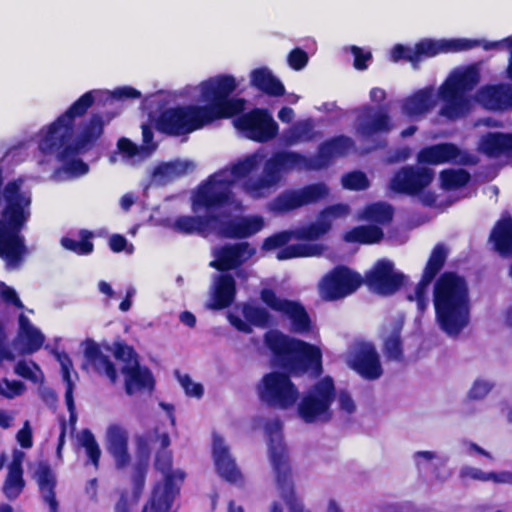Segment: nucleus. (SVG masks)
Here are the masks:
<instances>
[{
	"instance_id": "nucleus-18",
	"label": "nucleus",
	"mask_w": 512,
	"mask_h": 512,
	"mask_svg": "<svg viewBox=\"0 0 512 512\" xmlns=\"http://www.w3.org/2000/svg\"><path fill=\"white\" fill-rule=\"evenodd\" d=\"M312 166H315L312 157L295 151H277L266 160L264 170L279 182L283 173L294 170L316 171Z\"/></svg>"
},
{
	"instance_id": "nucleus-59",
	"label": "nucleus",
	"mask_w": 512,
	"mask_h": 512,
	"mask_svg": "<svg viewBox=\"0 0 512 512\" xmlns=\"http://www.w3.org/2000/svg\"><path fill=\"white\" fill-rule=\"evenodd\" d=\"M350 209L347 204L337 203L330 206L325 207L320 213L318 218L320 220H328L331 222V219H337L345 217L349 214Z\"/></svg>"
},
{
	"instance_id": "nucleus-37",
	"label": "nucleus",
	"mask_w": 512,
	"mask_h": 512,
	"mask_svg": "<svg viewBox=\"0 0 512 512\" xmlns=\"http://www.w3.org/2000/svg\"><path fill=\"white\" fill-rule=\"evenodd\" d=\"M19 330L18 339L27 353H35L38 351L44 341L45 337L42 332L33 326L30 319L23 313L18 317Z\"/></svg>"
},
{
	"instance_id": "nucleus-4",
	"label": "nucleus",
	"mask_w": 512,
	"mask_h": 512,
	"mask_svg": "<svg viewBox=\"0 0 512 512\" xmlns=\"http://www.w3.org/2000/svg\"><path fill=\"white\" fill-rule=\"evenodd\" d=\"M435 318L448 336H458L468 325L470 298L467 282L454 271L443 272L433 288Z\"/></svg>"
},
{
	"instance_id": "nucleus-28",
	"label": "nucleus",
	"mask_w": 512,
	"mask_h": 512,
	"mask_svg": "<svg viewBox=\"0 0 512 512\" xmlns=\"http://www.w3.org/2000/svg\"><path fill=\"white\" fill-rule=\"evenodd\" d=\"M34 478L37 482L42 500L49 506L50 512H58V501L55 491L57 480L55 473L47 461H40L38 463Z\"/></svg>"
},
{
	"instance_id": "nucleus-1",
	"label": "nucleus",
	"mask_w": 512,
	"mask_h": 512,
	"mask_svg": "<svg viewBox=\"0 0 512 512\" xmlns=\"http://www.w3.org/2000/svg\"><path fill=\"white\" fill-rule=\"evenodd\" d=\"M263 340L271 353L273 365L284 372L271 371L261 378L257 385L259 400L271 408L289 409L300 396L290 374L300 375L312 371L319 376L323 371L321 349L276 329L267 331Z\"/></svg>"
},
{
	"instance_id": "nucleus-48",
	"label": "nucleus",
	"mask_w": 512,
	"mask_h": 512,
	"mask_svg": "<svg viewBox=\"0 0 512 512\" xmlns=\"http://www.w3.org/2000/svg\"><path fill=\"white\" fill-rule=\"evenodd\" d=\"M259 165L260 159L257 154L247 155L243 159H239L230 169L233 181L246 179L258 169Z\"/></svg>"
},
{
	"instance_id": "nucleus-22",
	"label": "nucleus",
	"mask_w": 512,
	"mask_h": 512,
	"mask_svg": "<svg viewBox=\"0 0 512 512\" xmlns=\"http://www.w3.org/2000/svg\"><path fill=\"white\" fill-rule=\"evenodd\" d=\"M355 146L346 135L334 136L320 143L316 156L312 157L316 171L329 167L336 157L346 156Z\"/></svg>"
},
{
	"instance_id": "nucleus-46",
	"label": "nucleus",
	"mask_w": 512,
	"mask_h": 512,
	"mask_svg": "<svg viewBox=\"0 0 512 512\" xmlns=\"http://www.w3.org/2000/svg\"><path fill=\"white\" fill-rule=\"evenodd\" d=\"M242 314L250 325L256 327L266 328L272 322V316L267 309L249 303L243 304Z\"/></svg>"
},
{
	"instance_id": "nucleus-25",
	"label": "nucleus",
	"mask_w": 512,
	"mask_h": 512,
	"mask_svg": "<svg viewBox=\"0 0 512 512\" xmlns=\"http://www.w3.org/2000/svg\"><path fill=\"white\" fill-rule=\"evenodd\" d=\"M478 99L489 110H512V85L498 83L483 86L478 92Z\"/></svg>"
},
{
	"instance_id": "nucleus-26",
	"label": "nucleus",
	"mask_w": 512,
	"mask_h": 512,
	"mask_svg": "<svg viewBox=\"0 0 512 512\" xmlns=\"http://www.w3.org/2000/svg\"><path fill=\"white\" fill-rule=\"evenodd\" d=\"M439 96L444 101L440 115L450 120L463 116L465 107L464 93L456 85L452 77L440 86Z\"/></svg>"
},
{
	"instance_id": "nucleus-2",
	"label": "nucleus",
	"mask_w": 512,
	"mask_h": 512,
	"mask_svg": "<svg viewBox=\"0 0 512 512\" xmlns=\"http://www.w3.org/2000/svg\"><path fill=\"white\" fill-rule=\"evenodd\" d=\"M234 76L219 74L200 83V97L206 105H179L160 112L157 131L168 136H183L220 119H229L244 111L243 98H230L237 89Z\"/></svg>"
},
{
	"instance_id": "nucleus-16",
	"label": "nucleus",
	"mask_w": 512,
	"mask_h": 512,
	"mask_svg": "<svg viewBox=\"0 0 512 512\" xmlns=\"http://www.w3.org/2000/svg\"><path fill=\"white\" fill-rule=\"evenodd\" d=\"M417 162L422 165H438L455 162L462 165H475L477 159L461 150L453 143H440L420 149Z\"/></svg>"
},
{
	"instance_id": "nucleus-29",
	"label": "nucleus",
	"mask_w": 512,
	"mask_h": 512,
	"mask_svg": "<svg viewBox=\"0 0 512 512\" xmlns=\"http://www.w3.org/2000/svg\"><path fill=\"white\" fill-rule=\"evenodd\" d=\"M121 373L125 377V391L128 395H133L136 391L152 390L155 380L152 372L146 366H141L139 362L133 365H123Z\"/></svg>"
},
{
	"instance_id": "nucleus-38",
	"label": "nucleus",
	"mask_w": 512,
	"mask_h": 512,
	"mask_svg": "<svg viewBox=\"0 0 512 512\" xmlns=\"http://www.w3.org/2000/svg\"><path fill=\"white\" fill-rule=\"evenodd\" d=\"M104 131V121L100 114H93L88 122L83 126L76 141L73 140L74 146H79L85 150L92 147L101 137Z\"/></svg>"
},
{
	"instance_id": "nucleus-40",
	"label": "nucleus",
	"mask_w": 512,
	"mask_h": 512,
	"mask_svg": "<svg viewBox=\"0 0 512 512\" xmlns=\"http://www.w3.org/2000/svg\"><path fill=\"white\" fill-rule=\"evenodd\" d=\"M384 238L382 228L377 225H360L353 227L344 234L348 243L375 244Z\"/></svg>"
},
{
	"instance_id": "nucleus-24",
	"label": "nucleus",
	"mask_w": 512,
	"mask_h": 512,
	"mask_svg": "<svg viewBox=\"0 0 512 512\" xmlns=\"http://www.w3.org/2000/svg\"><path fill=\"white\" fill-rule=\"evenodd\" d=\"M212 455L216 470L223 479L230 483L242 481L241 471L231 456L229 447L219 435H215L213 438Z\"/></svg>"
},
{
	"instance_id": "nucleus-20",
	"label": "nucleus",
	"mask_w": 512,
	"mask_h": 512,
	"mask_svg": "<svg viewBox=\"0 0 512 512\" xmlns=\"http://www.w3.org/2000/svg\"><path fill=\"white\" fill-rule=\"evenodd\" d=\"M105 448L113 458L117 469L122 470L129 466L131 462L129 433L125 427L117 423L110 424L107 427Z\"/></svg>"
},
{
	"instance_id": "nucleus-19",
	"label": "nucleus",
	"mask_w": 512,
	"mask_h": 512,
	"mask_svg": "<svg viewBox=\"0 0 512 512\" xmlns=\"http://www.w3.org/2000/svg\"><path fill=\"white\" fill-rule=\"evenodd\" d=\"M366 114L357 119L356 133L363 141H376L380 136L389 134L394 124L385 111L373 112L371 107H365Z\"/></svg>"
},
{
	"instance_id": "nucleus-11",
	"label": "nucleus",
	"mask_w": 512,
	"mask_h": 512,
	"mask_svg": "<svg viewBox=\"0 0 512 512\" xmlns=\"http://www.w3.org/2000/svg\"><path fill=\"white\" fill-rule=\"evenodd\" d=\"M234 125L244 135L256 142L265 143L274 139L279 126L266 109L254 108L247 113L240 112L235 117Z\"/></svg>"
},
{
	"instance_id": "nucleus-30",
	"label": "nucleus",
	"mask_w": 512,
	"mask_h": 512,
	"mask_svg": "<svg viewBox=\"0 0 512 512\" xmlns=\"http://www.w3.org/2000/svg\"><path fill=\"white\" fill-rule=\"evenodd\" d=\"M218 220L219 216L216 214L182 215L175 219L173 229L183 235L198 234L206 236L210 231L211 224L218 222Z\"/></svg>"
},
{
	"instance_id": "nucleus-54",
	"label": "nucleus",
	"mask_w": 512,
	"mask_h": 512,
	"mask_svg": "<svg viewBox=\"0 0 512 512\" xmlns=\"http://www.w3.org/2000/svg\"><path fill=\"white\" fill-rule=\"evenodd\" d=\"M113 355L116 360L123 362L124 365H133L135 362H139L135 349L123 340L113 343Z\"/></svg>"
},
{
	"instance_id": "nucleus-55",
	"label": "nucleus",
	"mask_w": 512,
	"mask_h": 512,
	"mask_svg": "<svg viewBox=\"0 0 512 512\" xmlns=\"http://www.w3.org/2000/svg\"><path fill=\"white\" fill-rule=\"evenodd\" d=\"M466 475L474 480L479 481H493L495 483H509L512 484V473L511 472H483L477 468H469Z\"/></svg>"
},
{
	"instance_id": "nucleus-64",
	"label": "nucleus",
	"mask_w": 512,
	"mask_h": 512,
	"mask_svg": "<svg viewBox=\"0 0 512 512\" xmlns=\"http://www.w3.org/2000/svg\"><path fill=\"white\" fill-rule=\"evenodd\" d=\"M351 52L354 56V67L357 70H365L368 67L367 62L372 58L371 52H364L358 46H352Z\"/></svg>"
},
{
	"instance_id": "nucleus-63",
	"label": "nucleus",
	"mask_w": 512,
	"mask_h": 512,
	"mask_svg": "<svg viewBox=\"0 0 512 512\" xmlns=\"http://www.w3.org/2000/svg\"><path fill=\"white\" fill-rule=\"evenodd\" d=\"M4 383L8 388V391H6L3 387V384L0 383V395L6 398L11 399L15 396L21 395L25 391V385L21 381H9L7 379H4Z\"/></svg>"
},
{
	"instance_id": "nucleus-39",
	"label": "nucleus",
	"mask_w": 512,
	"mask_h": 512,
	"mask_svg": "<svg viewBox=\"0 0 512 512\" xmlns=\"http://www.w3.org/2000/svg\"><path fill=\"white\" fill-rule=\"evenodd\" d=\"M57 358L61 365L63 381L66 384L65 402L69 412V422L71 425H74L77 421V415L75 411V402L73 397L74 384L71 380V370L73 368L72 361L66 353L57 354Z\"/></svg>"
},
{
	"instance_id": "nucleus-34",
	"label": "nucleus",
	"mask_w": 512,
	"mask_h": 512,
	"mask_svg": "<svg viewBox=\"0 0 512 512\" xmlns=\"http://www.w3.org/2000/svg\"><path fill=\"white\" fill-rule=\"evenodd\" d=\"M436 105V98L432 88H424L406 98L402 111L409 117H418L430 112Z\"/></svg>"
},
{
	"instance_id": "nucleus-58",
	"label": "nucleus",
	"mask_w": 512,
	"mask_h": 512,
	"mask_svg": "<svg viewBox=\"0 0 512 512\" xmlns=\"http://www.w3.org/2000/svg\"><path fill=\"white\" fill-rule=\"evenodd\" d=\"M148 467L149 463L147 461H138L135 465L133 474V492L135 496L141 494L144 489Z\"/></svg>"
},
{
	"instance_id": "nucleus-7",
	"label": "nucleus",
	"mask_w": 512,
	"mask_h": 512,
	"mask_svg": "<svg viewBox=\"0 0 512 512\" xmlns=\"http://www.w3.org/2000/svg\"><path fill=\"white\" fill-rule=\"evenodd\" d=\"M260 299L268 308L289 319L292 332L303 335L312 332L311 317L299 301L280 298L271 288H263L260 291Z\"/></svg>"
},
{
	"instance_id": "nucleus-27",
	"label": "nucleus",
	"mask_w": 512,
	"mask_h": 512,
	"mask_svg": "<svg viewBox=\"0 0 512 512\" xmlns=\"http://www.w3.org/2000/svg\"><path fill=\"white\" fill-rule=\"evenodd\" d=\"M237 286L234 277L229 273H222L217 276L211 300L208 308L212 310H223L230 307L235 301Z\"/></svg>"
},
{
	"instance_id": "nucleus-21",
	"label": "nucleus",
	"mask_w": 512,
	"mask_h": 512,
	"mask_svg": "<svg viewBox=\"0 0 512 512\" xmlns=\"http://www.w3.org/2000/svg\"><path fill=\"white\" fill-rule=\"evenodd\" d=\"M448 258V249L442 243H438L432 249L424 267L420 281L415 287L414 295H409L408 300L427 297V289L444 267Z\"/></svg>"
},
{
	"instance_id": "nucleus-56",
	"label": "nucleus",
	"mask_w": 512,
	"mask_h": 512,
	"mask_svg": "<svg viewBox=\"0 0 512 512\" xmlns=\"http://www.w3.org/2000/svg\"><path fill=\"white\" fill-rule=\"evenodd\" d=\"M483 43L481 40L478 39H449L444 40V48L445 53L448 52H460V51H467L479 46H483Z\"/></svg>"
},
{
	"instance_id": "nucleus-47",
	"label": "nucleus",
	"mask_w": 512,
	"mask_h": 512,
	"mask_svg": "<svg viewBox=\"0 0 512 512\" xmlns=\"http://www.w3.org/2000/svg\"><path fill=\"white\" fill-rule=\"evenodd\" d=\"M470 173L464 169H445L440 172L441 186L446 190L459 189L470 181Z\"/></svg>"
},
{
	"instance_id": "nucleus-62",
	"label": "nucleus",
	"mask_w": 512,
	"mask_h": 512,
	"mask_svg": "<svg viewBox=\"0 0 512 512\" xmlns=\"http://www.w3.org/2000/svg\"><path fill=\"white\" fill-rule=\"evenodd\" d=\"M413 55L414 49L402 44H396L391 50V60L393 62L406 60L412 64H416L415 59H412L414 58Z\"/></svg>"
},
{
	"instance_id": "nucleus-41",
	"label": "nucleus",
	"mask_w": 512,
	"mask_h": 512,
	"mask_svg": "<svg viewBox=\"0 0 512 512\" xmlns=\"http://www.w3.org/2000/svg\"><path fill=\"white\" fill-rule=\"evenodd\" d=\"M278 182L263 169V175L256 179H246L242 184L243 191L252 199L257 200L267 197L270 189Z\"/></svg>"
},
{
	"instance_id": "nucleus-32",
	"label": "nucleus",
	"mask_w": 512,
	"mask_h": 512,
	"mask_svg": "<svg viewBox=\"0 0 512 512\" xmlns=\"http://www.w3.org/2000/svg\"><path fill=\"white\" fill-rule=\"evenodd\" d=\"M85 343L84 355L86 360L97 373L106 375L111 383H116L118 374L114 363L102 353L100 346L94 340L88 339Z\"/></svg>"
},
{
	"instance_id": "nucleus-50",
	"label": "nucleus",
	"mask_w": 512,
	"mask_h": 512,
	"mask_svg": "<svg viewBox=\"0 0 512 512\" xmlns=\"http://www.w3.org/2000/svg\"><path fill=\"white\" fill-rule=\"evenodd\" d=\"M413 49V59L418 63L423 58H430L440 53H445L444 40L424 39L416 43Z\"/></svg>"
},
{
	"instance_id": "nucleus-14",
	"label": "nucleus",
	"mask_w": 512,
	"mask_h": 512,
	"mask_svg": "<svg viewBox=\"0 0 512 512\" xmlns=\"http://www.w3.org/2000/svg\"><path fill=\"white\" fill-rule=\"evenodd\" d=\"M364 283L368 288L379 295H392L405 283V275L394 271L391 261L381 259L365 273Z\"/></svg>"
},
{
	"instance_id": "nucleus-49",
	"label": "nucleus",
	"mask_w": 512,
	"mask_h": 512,
	"mask_svg": "<svg viewBox=\"0 0 512 512\" xmlns=\"http://www.w3.org/2000/svg\"><path fill=\"white\" fill-rule=\"evenodd\" d=\"M383 353L388 360L401 361L403 358V342L400 327H395L384 340Z\"/></svg>"
},
{
	"instance_id": "nucleus-33",
	"label": "nucleus",
	"mask_w": 512,
	"mask_h": 512,
	"mask_svg": "<svg viewBox=\"0 0 512 512\" xmlns=\"http://www.w3.org/2000/svg\"><path fill=\"white\" fill-rule=\"evenodd\" d=\"M480 150L488 157H512V133L487 132L481 139Z\"/></svg>"
},
{
	"instance_id": "nucleus-35",
	"label": "nucleus",
	"mask_w": 512,
	"mask_h": 512,
	"mask_svg": "<svg viewBox=\"0 0 512 512\" xmlns=\"http://www.w3.org/2000/svg\"><path fill=\"white\" fill-rule=\"evenodd\" d=\"M24 454L17 451L8 466V473L3 485V492L9 499L17 498L25 487L23 478L22 459Z\"/></svg>"
},
{
	"instance_id": "nucleus-12",
	"label": "nucleus",
	"mask_w": 512,
	"mask_h": 512,
	"mask_svg": "<svg viewBox=\"0 0 512 512\" xmlns=\"http://www.w3.org/2000/svg\"><path fill=\"white\" fill-rule=\"evenodd\" d=\"M348 366L361 378L374 381L383 375L380 355L372 342L357 341L348 352Z\"/></svg>"
},
{
	"instance_id": "nucleus-15",
	"label": "nucleus",
	"mask_w": 512,
	"mask_h": 512,
	"mask_svg": "<svg viewBox=\"0 0 512 512\" xmlns=\"http://www.w3.org/2000/svg\"><path fill=\"white\" fill-rule=\"evenodd\" d=\"M291 240H293L292 230H284L265 238L262 248L264 250L282 248L277 253V259L279 260L319 256L323 252V246L320 244L296 243L287 245Z\"/></svg>"
},
{
	"instance_id": "nucleus-3",
	"label": "nucleus",
	"mask_w": 512,
	"mask_h": 512,
	"mask_svg": "<svg viewBox=\"0 0 512 512\" xmlns=\"http://www.w3.org/2000/svg\"><path fill=\"white\" fill-rule=\"evenodd\" d=\"M94 102V91L84 93L48 126L38 144L43 154H56L57 160L63 163L65 171L72 175H84L89 170L87 163L76 158L83 150L79 146H74L73 136L75 119L84 116Z\"/></svg>"
},
{
	"instance_id": "nucleus-51",
	"label": "nucleus",
	"mask_w": 512,
	"mask_h": 512,
	"mask_svg": "<svg viewBox=\"0 0 512 512\" xmlns=\"http://www.w3.org/2000/svg\"><path fill=\"white\" fill-rule=\"evenodd\" d=\"M80 441L88 457L87 463H90L97 470L100 464L101 449L94 434L89 429H84Z\"/></svg>"
},
{
	"instance_id": "nucleus-5",
	"label": "nucleus",
	"mask_w": 512,
	"mask_h": 512,
	"mask_svg": "<svg viewBox=\"0 0 512 512\" xmlns=\"http://www.w3.org/2000/svg\"><path fill=\"white\" fill-rule=\"evenodd\" d=\"M173 458L171 451H157L154 467L164 476L163 485H155L149 503L152 512H169L175 497L179 494L178 484L183 483L185 473L172 471Z\"/></svg>"
},
{
	"instance_id": "nucleus-9",
	"label": "nucleus",
	"mask_w": 512,
	"mask_h": 512,
	"mask_svg": "<svg viewBox=\"0 0 512 512\" xmlns=\"http://www.w3.org/2000/svg\"><path fill=\"white\" fill-rule=\"evenodd\" d=\"M232 181L217 179L215 175L201 183L192 198V210L204 209L207 214L219 211L232 203L233 193L230 189Z\"/></svg>"
},
{
	"instance_id": "nucleus-61",
	"label": "nucleus",
	"mask_w": 512,
	"mask_h": 512,
	"mask_svg": "<svg viewBox=\"0 0 512 512\" xmlns=\"http://www.w3.org/2000/svg\"><path fill=\"white\" fill-rule=\"evenodd\" d=\"M179 382L188 396L200 398L204 390L200 383H194L189 375L179 376Z\"/></svg>"
},
{
	"instance_id": "nucleus-45",
	"label": "nucleus",
	"mask_w": 512,
	"mask_h": 512,
	"mask_svg": "<svg viewBox=\"0 0 512 512\" xmlns=\"http://www.w3.org/2000/svg\"><path fill=\"white\" fill-rule=\"evenodd\" d=\"M314 127L310 121H303L293 125L284 135V141L287 146H292L300 142H309L314 139Z\"/></svg>"
},
{
	"instance_id": "nucleus-43",
	"label": "nucleus",
	"mask_w": 512,
	"mask_h": 512,
	"mask_svg": "<svg viewBox=\"0 0 512 512\" xmlns=\"http://www.w3.org/2000/svg\"><path fill=\"white\" fill-rule=\"evenodd\" d=\"M394 210L390 204L377 202L367 205L362 213L369 222L385 225L392 221Z\"/></svg>"
},
{
	"instance_id": "nucleus-60",
	"label": "nucleus",
	"mask_w": 512,
	"mask_h": 512,
	"mask_svg": "<svg viewBox=\"0 0 512 512\" xmlns=\"http://www.w3.org/2000/svg\"><path fill=\"white\" fill-rule=\"evenodd\" d=\"M308 63V54L301 48H294L288 55L289 66L299 71L303 69Z\"/></svg>"
},
{
	"instance_id": "nucleus-8",
	"label": "nucleus",
	"mask_w": 512,
	"mask_h": 512,
	"mask_svg": "<svg viewBox=\"0 0 512 512\" xmlns=\"http://www.w3.org/2000/svg\"><path fill=\"white\" fill-rule=\"evenodd\" d=\"M363 283V277L358 272L339 265L321 279L318 288L322 299L336 301L353 294Z\"/></svg>"
},
{
	"instance_id": "nucleus-13",
	"label": "nucleus",
	"mask_w": 512,
	"mask_h": 512,
	"mask_svg": "<svg viewBox=\"0 0 512 512\" xmlns=\"http://www.w3.org/2000/svg\"><path fill=\"white\" fill-rule=\"evenodd\" d=\"M435 173L425 166L405 165L390 180V189L398 194L420 195L434 180Z\"/></svg>"
},
{
	"instance_id": "nucleus-23",
	"label": "nucleus",
	"mask_w": 512,
	"mask_h": 512,
	"mask_svg": "<svg viewBox=\"0 0 512 512\" xmlns=\"http://www.w3.org/2000/svg\"><path fill=\"white\" fill-rule=\"evenodd\" d=\"M264 227V219L259 215L240 216L221 222L219 234L227 239H246Z\"/></svg>"
},
{
	"instance_id": "nucleus-6",
	"label": "nucleus",
	"mask_w": 512,
	"mask_h": 512,
	"mask_svg": "<svg viewBox=\"0 0 512 512\" xmlns=\"http://www.w3.org/2000/svg\"><path fill=\"white\" fill-rule=\"evenodd\" d=\"M334 381L326 376L316 382L308 394L302 397L298 404V414L305 423H314L318 419H331L330 407L335 399Z\"/></svg>"
},
{
	"instance_id": "nucleus-57",
	"label": "nucleus",
	"mask_w": 512,
	"mask_h": 512,
	"mask_svg": "<svg viewBox=\"0 0 512 512\" xmlns=\"http://www.w3.org/2000/svg\"><path fill=\"white\" fill-rule=\"evenodd\" d=\"M194 168V164L189 161H177L167 163L162 167L158 168V173L165 176L181 177L185 175L189 170Z\"/></svg>"
},
{
	"instance_id": "nucleus-42",
	"label": "nucleus",
	"mask_w": 512,
	"mask_h": 512,
	"mask_svg": "<svg viewBox=\"0 0 512 512\" xmlns=\"http://www.w3.org/2000/svg\"><path fill=\"white\" fill-rule=\"evenodd\" d=\"M331 229V222L328 220H318L308 225L291 229L293 239L300 241H316L324 236Z\"/></svg>"
},
{
	"instance_id": "nucleus-52",
	"label": "nucleus",
	"mask_w": 512,
	"mask_h": 512,
	"mask_svg": "<svg viewBox=\"0 0 512 512\" xmlns=\"http://www.w3.org/2000/svg\"><path fill=\"white\" fill-rule=\"evenodd\" d=\"M452 79L465 94L472 91L478 85L480 81V74L476 67L470 66L464 71L454 74Z\"/></svg>"
},
{
	"instance_id": "nucleus-31",
	"label": "nucleus",
	"mask_w": 512,
	"mask_h": 512,
	"mask_svg": "<svg viewBox=\"0 0 512 512\" xmlns=\"http://www.w3.org/2000/svg\"><path fill=\"white\" fill-rule=\"evenodd\" d=\"M489 242L501 256L512 255V216H502L496 221L490 232Z\"/></svg>"
},
{
	"instance_id": "nucleus-44",
	"label": "nucleus",
	"mask_w": 512,
	"mask_h": 512,
	"mask_svg": "<svg viewBox=\"0 0 512 512\" xmlns=\"http://www.w3.org/2000/svg\"><path fill=\"white\" fill-rule=\"evenodd\" d=\"M80 240H76L70 237H63L61 239V245L71 252L77 255H88L93 252L94 245L91 242L93 233L89 230L82 229L79 232Z\"/></svg>"
},
{
	"instance_id": "nucleus-17",
	"label": "nucleus",
	"mask_w": 512,
	"mask_h": 512,
	"mask_svg": "<svg viewBox=\"0 0 512 512\" xmlns=\"http://www.w3.org/2000/svg\"><path fill=\"white\" fill-rule=\"evenodd\" d=\"M255 253L256 249L245 241L224 244L215 249V259L210 262V266L221 273H225L240 268Z\"/></svg>"
},
{
	"instance_id": "nucleus-36",
	"label": "nucleus",
	"mask_w": 512,
	"mask_h": 512,
	"mask_svg": "<svg viewBox=\"0 0 512 512\" xmlns=\"http://www.w3.org/2000/svg\"><path fill=\"white\" fill-rule=\"evenodd\" d=\"M250 83L268 96L281 97L285 94L283 83L266 67L254 69L250 74Z\"/></svg>"
},
{
	"instance_id": "nucleus-53",
	"label": "nucleus",
	"mask_w": 512,
	"mask_h": 512,
	"mask_svg": "<svg viewBox=\"0 0 512 512\" xmlns=\"http://www.w3.org/2000/svg\"><path fill=\"white\" fill-rule=\"evenodd\" d=\"M341 183L345 189L351 191H363L370 186L366 174L359 170L344 174L341 178Z\"/></svg>"
},
{
	"instance_id": "nucleus-10",
	"label": "nucleus",
	"mask_w": 512,
	"mask_h": 512,
	"mask_svg": "<svg viewBox=\"0 0 512 512\" xmlns=\"http://www.w3.org/2000/svg\"><path fill=\"white\" fill-rule=\"evenodd\" d=\"M329 195V188L323 182L305 185L300 189H289L277 195L270 210L276 214H286L310 204L318 203Z\"/></svg>"
}]
</instances>
